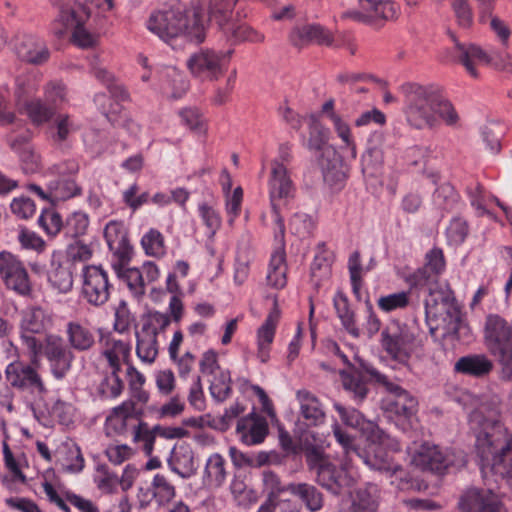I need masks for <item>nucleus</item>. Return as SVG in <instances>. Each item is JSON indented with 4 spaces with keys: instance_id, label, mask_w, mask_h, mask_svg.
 Returning a JSON list of instances; mask_svg holds the SVG:
<instances>
[{
    "instance_id": "dca6fc26",
    "label": "nucleus",
    "mask_w": 512,
    "mask_h": 512,
    "mask_svg": "<svg viewBox=\"0 0 512 512\" xmlns=\"http://www.w3.org/2000/svg\"><path fill=\"white\" fill-rule=\"evenodd\" d=\"M236 433L246 445L260 444L268 434V423L264 417L252 412L238 420Z\"/></svg>"
},
{
    "instance_id": "ddd939ff",
    "label": "nucleus",
    "mask_w": 512,
    "mask_h": 512,
    "mask_svg": "<svg viewBox=\"0 0 512 512\" xmlns=\"http://www.w3.org/2000/svg\"><path fill=\"white\" fill-rule=\"evenodd\" d=\"M43 354L50 364L52 374L60 379L71 369L74 353L59 335L49 334L45 337Z\"/></svg>"
},
{
    "instance_id": "680f3d73",
    "label": "nucleus",
    "mask_w": 512,
    "mask_h": 512,
    "mask_svg": "<svg viewBox=\"0 0 512 512\" xmlns=\"http://www.w3.org/2000/svg\"><path fill=\"white\" fill-rule=\"evenodd\" d=\"M141 244L150 256H162L165 253L164 238L162 234L155 229L149 230L142 238Z\"/></svg>"
},
{
    "instance_id": "b1692460",
    "label": "nucleus",
    "mask_w": 512,
    "mask_h": 512,
    "mask_svg": "<svg viewBox=\"0 0 512 512\" xmlns=\"http://www.w3.org/2000/svg\"><path fill=\"white\" fill-rule=\"evenodd\" d=\"M412 463L421 470L442 473L448 463L438 446L422 444L412 455Z\"/></svg>"
},
{
    "instance_id": "69168bd1",
    "label": "nucleus",
    "mask_w": 512,
    "mask_h": 512,
    "mask_svg": "<svg viewBox=\"0 0 512 512\" xmlns=\"http://www.w3.org/2000/svg\"><path fill=\"white\" fill-rule=\"evenodd\" d=\"M262 483L270 501H275L282 492L287 491V486H284L278 475L272 471L263 472Z\"/></svg>"
},
{
    "instance_id": "cd10ccee",
    "label": "nucleus",
    "mask_w": 512,
    "mask_h": 512,
    "mask_svg": "<svg viewBox=\"0 0 512 512\" xmlns=\"http://www.w3.org/2000/svg\"><path fill=\"white\" fill-rule=\"evenodd\" d=\"M229 474L225 458L219 454H211L205 463L202 473V483L208 489L221 487Z\"/></svg>"
},
{
    "instance_id": "412c9836",
    "label": "nucleus",
    "mask_w": 512,
    "mask_h": 512,
    "mask_svg": "<svg viewBox=\"0 0 512 512\" xmlns=\"http://www.w3.org/2000/svg\"><path fill=\"white\" fill-rule=\"evenodd\" d=\"M299 413L307 426H319L326 420L324 406L312 392L301 389L296 392Z\"/></svg>"
},
{
    "instance_id": "864d4df0",
    "label": "nucleus",
    "mask_w": 512,
    "mask_h": 512,
    "mask_svg": "<svg viewBox=\"0 0 512 512\" xmlns=\"http://www.w3.org/2000/svg\"><path fill=\"white\" fill-rule=\"evenodd\" d=\"M48 279L51 285L61 293H67L73 286L72 272L61 264L53 266Z\"/></svg>"
},
{
    "instance_id": "5701e85b",
    "label": "nucleus",
    "mask_w": 512,
    "mask_h": 512,
    "mask_svg": "<svg viewBox=\"0 0 512 512\" xmlns=\"http://www.w3.org/2000/svg\"><path fill=\"white\" fill-rule=\"evenodd\" d=\"M317 163L320 167L324 180L335 185L344 180L345 174L342 169V158L336 149L330 145L319 150Z\"/></svg>"
},
{
    "instance_id": "1a4fd4ad",
    "label": "nucleus",
    "mask_w": 512,
    "mask_h": 512,
    "mask_svg": "<svg viewBox=\"0 0 512 512\" xmlns=\"http://www.w3.org/2000/svg\"><path fill=\"white\" fill-rule=\"evenodd\" d=\"M4 374L7 384L19 392L42 395L47 391L38 369L30 363L15 360L6 366Z\"/></svg>"
},
{
    "instance_id": "2f4dec72",
    "label": "nucleus",
    "mask_w": 512,
    "mask_h": 512,
    "mask_svg": "<svg viewBox=\"0 0 512 512\" xmlns=\"http://www.w3.org/2000/svg\"><path fill=\"white\" fill-rule=\"evenodd\" d=\"M335 410L338 412L341 420L350 427L359 428L363 432L367 433V437L372 441H380L382 438V431L378 428L376 424L370 421H365L362 414L356 410L351 409L347 410L342 405L336 403L334 404Z\"/></svg>"
},
{
    "instance_id": "9b49d317",
    "label": "nucleus",
    "mask_w": 512,
    "mask_h": 512,
    "mask_svg": "<svg viewBox=\"0 0 512 512\" xmlns=\"http://www.w3.org/2000/svg\"><path fill=\"white\" fill-rule=\"evenodd\" d=\"M91 11L86 4L65 0L58 6V14L51 24L52 33L61 38L89 20Z\"/></svg>"
},
{
    "instance_id": "39448f33",
    "label": "nucleus",
    "mask_w": 512,
    "mask_h": 512,
    "mask_svg": "<svg viewBox=\"0 0 512 512\" xmlns=\"http://www.w3.org/2000/svg\"><path fill=\"white\" fill-rule=\"evenodd\" d=\"M232 51L217 52L212 49H200L191 54L186 66L190 74L201 82H215L227 71Z\"/></svg>"
},
{
    "instance_id": "6e6d98bb",
    "label": "nucleus",
    "mask_w": 512,
    "mask_h": 512,
    "mask_svg": "<svg viewBox=\"0 0 512 512\" xmlns=\"http://www.w3.org/2000/svg\"><path fill=\"white\" fill-rule=\"evenodd\" d=\"M490 352L497 357L498 364L500 366V380L504 382L512 381V343L506 346H502L496 349L490 350Z\"/></svg>"
},
{
    "instance_id": "79ce46f5",
    "label": "nucleus",
    "mask_w": 512,
    "mask_h": 512,
    "mask_svg": "<svg viewBox=\"0 0 512 512\" xmlns=\"http://www.w3.org/2000/svg\"><path fill=\"white\" fill-rule=\"evenodd\" d=\"M334 308L337 312L341 323L345 329L354 337L360 335L359 329L356 327L354 313L350 309L348 298L343 292L338 291L333 299Z\"/></svg>"
},
{
    "instance_id": "603ef678",
    "label": "nucleus",
    "mask_w": 512,
    "mask_h": 512,
    "mask_svg": "<svg viewBox=\"0 0 512 512\" xmlns=\"http://www.w3.org/2000/svg\"><path fill=\"white\" fill-rule=\"evenodd\" d=\"M118 275L127 284L134 297L141 298L145 294V280L142 271L137 268H125L119 270Z\"/></svg>"
},
{
    "instance_id": "7ed1b4c3",
    "label": "nucleus",
    "mask_w": 512,
    "mask_h": 512,
    "mask_svg": "<svg viewBox=\"0 0 512 512\" xmlns=\"http://www.w3.org/2000/svg\"><path fill=\"white\" fill-rule=\"evenodd\" d=\"M512 435L503 425L484 429L476 439V452L481 471L500 476L512 487Z\"/></svg>"
},
{
    "instance_id": "a19ab883",
    "label": "nucleus",
    "mask_w": 512,
    "mask_h": 512,
    "mask_svg": "<svg viewBox=\"0 0 512 512\" xmlns=\"http://www.w3.org/2000/svg\"><path fill=\"white\" fill-rule=\"evenodd\" d=\"M163 94L168 98H181L188 89V83L177 70L171 69L165 72L161 86Z\"/></svg>"
},
{
    "instance_id": "c756f323",
    "label": "nucleus",
    "mask_w": 512,
    "mask_h": 512,
    "mask_svg": "<svg viewBox=\"0 0 512 512\" xmlns=\"http://www.w3.org/2000/svg\"><path fill=\"white\" fill-rule=\"evenodd\" d=\"M18 57L27 63L41 65L48 61L50 51L46 44L33 36L25 37L16 48Z\"/></svg>"
},
{
    "instance_id": "a878e982",
    "label": "nucleus",
    "mask_w": 512,
    "mask_h": 512,
    "mask_svg": "<svg viewBox=\"0 0 512 512\" xmlns=\"http://www.w3.org/2000/svg\"><path fill=\"white\" fill-rule=\"evenodd\" d=\"M493 361L485 354H470L460 357L454 364L457 373L474 378H484L493 370Z\"/></svg>"
},
{
    "instance_id": "f8f14e48",
    "label": "nucleus",
    "mask_w": 512,
    "mask_h": 512,
    "mask_svg": "<svg viewBox=\"0 0 512 512\" xmlns=\"http://www.w3.org/2000/svg\"><path fill=\"white\" fill-rule=\"evenodd\" d=\"M82 296L88 304L100 307L106 304L111 294L107 272L100 266H86L83 269Z\"/></svg>"
},
{
    "instance_id": "f3484780",
    "label": "nucleus",
    "mask_w": 512,
    "mask_h": 512,
    "mask_svg": "<svg viewBox=\"0 0 512 512\" xmlns=\"http://www.w3.org/2000/svg\"><path fill=\"white\" fill-rule=\"evenodd\" d=\"M484 338L489 350L512 344V325L497 314L486 317Z\"/></svg>"
},
{
    "instance_id": "423d86ee",
    "label": "nucleus",
    "mask_w": 512,
    "mask_h": 512,
    "mask_svg": "<svg viewBox=\"0 0 512 512\" xmlns=\"http://www.w3.org/2000/svg\"><path fill=\"white\" fill-rule=\"evenodd\" d=\"M268 186L275 222L280 234L283 235L284 223L280 216L279 206L281 203L286 204L289 199L294 197L295 194L293 181L291 180L289 171L283 162L278 160L272 161Z\"/></svg>"
},
{
    "instance_id": "f257e3e1",
    "label": "nucleus",
    "mask_w": 512,
    "mask_h": 512,
    "mask_svg": "<svg viewBox=\"0 0 512 512\" xmlns=\"http://www.w3.org/2000/svg\"><path fill=\"white\" fill-rule=\"evenodd\" d=\"M438 276L423 266L409 277V281L411 285L428 291L425 299L426 317L436 322L435 326L430 327L431 334L441 330L443 338L458 340L461 330L466 327L451 291L438 287Z\"/></svg>"
},
{
    "instance_id": "09e8293b",
    "label": "nucleus",
    "mask_w": 512,
    "mask_h": 512,
    "mask_svg": "<svg viewBox=\"0 0 512 512\" xmlns=\"http://www.w3.org/2000/svg\"><path fill=\"white\" fill-rule=\"evenodd\" d=\"M329 130L315 117L311 116L309 121V138L308 148L310 150L319 151L328 144Z\"/></svg>"
},
{
    "instance_id": "0eeeda50",
    "label": "nucleus",
    "mask_w": 512,
    "mask_h": 512,
    "mask_svg": "<svg viewBox=\"0 0 512 512\" xmlns=\"http://www.w3.org/2000/svg\"><path fill=\"white\" fill-rule=\"evenodd\" d=\"M371 377L384 387L387 395L382 399L381 407L386 412L399 417L410 418L416 412L417 400L398 384L377 370H370Z\"/></svg>"
},
{
    "instance_id": "a18cd8bd",
    "label": "nucleus",
    "mask_w": 512,
    "mask_h": 512,
    "mask_svg": "<svg viewBox=\"0 0 512 512\" xmlns=\"http://www.w3.org/2000/svg\"><path fill=\"white\" fill-rule=\"evenodd\" d=\"M333 263V254L325 248V244L318 245V252L315 255L314 261L311 266V277L318 282L327 278L331 272Z\"/></svg>"
},
{
    "instance_id": "338daca9",
    "label": "nucleus",
    "mask_w": 512,
    "mask_h": 512,
    "mask_svg": "<svg viewBox=\"0 0 512 512\" xmlns=\"http://www.w3.org/2000/svg\"><path fill=\"white\" fill-rule=\"evenodd\" d=\"M482 413L486 414L487 419L484 429H490L496 425H502L499 421L501 414V399L498 396H493L481 405Z\"/></svg>"
},
{
    "instance_id": "bf43d9fd",
    "label": "nucleus",
    "mask_w": 512,
    "mask_h": 512,
    "mask_svg": "<svg viewBox=\"0 0 512 512\" xmlns=\"http://www.w3.org/2000/svg\"><path fill=\"white\" fill-rule=\"evenodd\" d=\"M198 212L200 219L206 227L205 234L212 238L221 226V217L212 206L206 203L199 205Z\"/></svg>"
},
{
    "instance_id": "a211bd4d",
    "label": "nucleus",
    "mask_w": 512,
    "mask_h": 512,
    "mask_svg": "<svg viewBox=\"0 0 512 512\" xmlns=\"http://www.w3.org/2000/svg\"><path fill=\"white\" fill-rule=\"evenodd\" d=\"M289 40L293 46L302 48L311 43L331 46L333 44L334 37L332 33L324 27L311 24L293 28L289 35Z\"/></svg>"
},
{
    "instance_id": "37998d69",
    "label": "nucleus",
    "mask_w": 512,
    "mask_h": 512,
    "mask_svg": "<svg viewBox=\"0 0 512 512\" xmlns=\"http://www.w3.org/2000/svg\"><path fill=\"white\" fill-rule=\"evenodd\" d=\"M435 116L438 121L441 120L449 127H458L460 123V116L456 111L453 104L442 95L439 89L436 92L435 99Z\"/></svg>"
},
{
    "instance_id": "052dcab7",
    "label": "nucleus",
    "mask_w": 512,
    "mask_h": 512,
    "mask_svg": "<svg viewBox=\"0 0 512 512\" xmlns=\"http://www.w3.org/2000/svg\"><path fill=\"white\" fill-rule=\"evenodd\" d=\"M457 194L454 187L449 183H443L437 187L433 195L434 204L443 210H449L453 208L457 202Z\"/></svg>"
},
{
    "instance_id": "e433bc0d",
    "label": "nucleus",
    "mask_w": 512,
    "mask_h": 512,
    "mask_svg": "<svg viewBox=\"0 0 512 512\" xmlns=\"http://www.w3.org/2000/svg\"><path fill=\"white\" fill-rule=\"evenodd\" d=\"M287 491L298 497L311 512L319 511L323 506V495L314 486L308 483H291Z\"/></svg>"
},
{
    "instance_id": "ea45409f",
    "label": "nucleus",
    "mask_w": 512,
    "mask_h": 512,
    "mask_svg": "<svg viewBox=\"0 0 512 512\" xmlns=\"http://www.w3.org/2000/svg\"><path fill=\"white\" fill-rule=\"evenodd\" d=\"M58 463L64 471L78 473L84 468V458L80 447L76 444H67L59 450Z\"/></svg>"
},
{
    "instance_id": "de8ad7c7",
    "label": "nucleus",
    "mask_w": 512,
    "mask_h": 512,
    "mask_svg": "<svg viewBox=\"0 0 512 512\" xmlns=\"http://www.w3.org/2000/svg\"><path fill=\"white\" fill-rule=\"evenodd\" d=\"M27 116L35 125L50 121L56 115V107L47 105L41 100H33L25 105Z\"/></svg>"
},
{
    "instance_id": "6ab92c4d",
    "label": "nucleus",
    "mask_w": 512,
    "mask_h": 512,
    "mask_svg": "<svg viewBox=\"0 0 512 512\" xmlns=\"http://www.w3.org/2000/svg\"><path fill=\"white\" fill-rule=\"evenodd\" d=\"M448 35L455 45V51L460 63L471 76L477 77L478 72L476 66L480 63H490L491 61L487 53L476 44H464L459 42L455 33L450 30H448Z\"/></svg>"
},
{
    "instance_id": "7c9ffc66",
    "label": "nucleus",
    "mask_w": 512,
    "mask_h": 512,
    "mask_svg": "<svg viewBox=\"0 0 512 512\" xmlns=\"http://www.w3.org/2000/svg\"><path fill=\"white\" fill-rule=\"evenodd\" d=\"M66 337L70 348L78 352L90 351L96 343L92 329L78 321L67 323Z\"/></svg>"
},
{
    "instance_id": "4c0bfd02",
    "label": "nucleus",
    "mask_w": 512,
    "mask_h": 512,
    "mask_svg": "<svg viewBox=\"0 0 512 512\" xmlns=\"http://www.w3.org/2000/svg\"><path fill=\"white\" fill-rule=\"evenodd\" d=\"M170 466L173 472L184 479L193 476L197 471L193 450L187 446L179 447L170 461Z\"/></svg>"
},
{
    "instance_id": "f03ea898",
    "label": "nucleus",
    "mask_w": 512,
    "mask_h": 512,
    "mask_svg": "<svg viewBox=\"0 0 512 512\" xmlns=\"http://www.w3.org/2000/svg\"><path fill=\"white\" fill-rule=\"evenodd\" d=\"M190 4V9L186 4L176 3L154 11L147 20V29L166 42L185 37L189 41L202 43L206 36L203 1L191 0Z\"/></svg>"
},
{
    "instance_id": "20e7f679",
    "label": "nucleus",
    "mask_w": 512,
    "mask_h": 512,
    "mask_svg": "<svg viewBox=\"0 0 512 512\" xmlns=\"http://www.w3.org/2000/svg\"><path fill=\"white\" fill-rule=\"evenodd\" d=\"M437 88L410 84L405 87L404 114L408 125L414 129L435 128L438 119L435 116Z\"/></svg>"
},
{
    "instance_id": "774afa93",
    "label": "nucleus",
    "mask_w": 512,
    "mask_h": 512,
    "mask_svg": "<svg viewBox=\"0 0 512 512\" xmlns=\"http://www.w3.org/2000/svg\"><path fill=\"white\" fill-rule=\"evenodd\" d=\"M89 227L88 215L83 212H74L66 221L65 229L72 237L84 235Z\"/></svg>"
},
{
    "instance_id": "9d476101",
    "label": "nucleus",
    "mask_w": 512,
    "mask_h": 512,
    "mask_svg": "<svg viewBox=\"0 0 512 512\" xmlns=\"http://www.w3.org/2000/svg\"><path fill=\"white\" fill-rule=\"evenodd\" d=\"M0 279L7 289L21 296H29L32 285L24 263L10 252H0Z\"/></svg>"
},
{
    "instance_id": "13d9d810",
    "label": "nucleus",
    "mask_w": 512,
    "mask_h": 512,
    "mask_svg": "<svg viewBox=\"0 0 512 512\" xmlns=\"http://www.w3.org/2000/svg\"><path fill=\"white\" fill-rule=\"evenodd\" d=\"M181 119L185 126L194 134L205 135L207 132V123L203 115L193 108H186L180 112Z\"/></svg>"
},
{
    "instance_id": "5fc2aeb1",
    "label": "nucleus",
    "mask_w": 512,
    "mask_h": 512,
    "mask_svg": "<svg viewBox=\"0 0 512 512\" xmlns=\"http://www.w3.org/2000/svg\"><path fill=\"white\" fill-rule=\"evenodd\" d=\"M153 496L159 505L168 504L176 495L175 487L161 474H156L152 482Z\"/></svg>"
},
{
    "instance_id": "3c124183",
    "label": "nucleus",
    "mask_w": 512,
    "mask_h": 512,
    "mask_svg": "<svg viewBox=\"0 0 512 512\" xmlns=\"http://www.w3.org/2000/svg\"><path fill=\"white\" fill-rule=\"evenodd\" d=\"M156 435L158 433L154 431V427L150 428L145 421L139 422L137 426H134V432L131 434L132 441L134 443H141L142 450L148 457L152 456Z\"/></svg>"
},
{
    "instance_id": "4468645a",
    "label": "nucleus",
    "mask_w": 512,
    "mask_h": 512,
    "mask_svg": "<svg viewBox=\"0 0 512 512\" xmlns=\"http://www.w3.org/2000/svg\"><path fill=\"white\" fill-rule=\"evenodd\" d=\"M143 420L137 412L133 400H125L111 409L105 420V432L108 436L126 435L134 432V426Z\"/></svg>"
},
{
    "instance_id": "e2e57ef3",
    "label": "nucleus",
    "mask_w": 512,
    "mask_h": 512,
    "mask_svg": "<svg viewBox=\"0 0 512 512\" xmlns=\"http://www.w3.org/2000/svg\"><path fill=\"white\" fill-rule=\"evenodd\" d=\"M54 197L58 199H68L80 193V187L72 178L61 177L59 180L50 184Z\"/></svg>"
},
{
    "instance_id": "c85d7f7f",
    "label": "nucleus",
    "mask_w": 512,
    "mask_h": 512,
    "mask_svg": "<svg viewBox=\"0 0 512 512\" xmlns=\"http://www.w3.org/2000/svg\"><path fill=\"white\" fill-rule=\"evenodd\" d=\"M157 334V327L153 323L143 325L137 333L136 353L144 363H153L158 355Z\"/></svg>"
},
{
    "instance_id": "f704fd0d",
    "label": "nucleus",
    "mask_w": 512,
    "mask_h": 512,
    "mask_svg": "<svg viewBox=\"0 0 512 512\" xmlns=\"http://www.w3.org/2000/svg\"><path fill=\"white\" fill-rule=\"evenodd\" d=\"M76 131V125L70 115L57 114L50 126V137L58 148L69 147V139Z\"/></svg>"
},
{
    "instance_id": "c03bdc74",
    "label": "nucleus",
    "mask_w": 512,
    "mask_h": 512,
    "mask_svg": "<svg viewBox=\"0 0 512 512\" xmlns=\"http://www.w3.org/2000/svg\"><path fill=\"white\" fill-rule=\"evenodd\" d=\"M373 456H367L364 458V462L372 467L373 469L396 475L402 472V467L398 463H394L389 457L386 451L380 446L372 447Z\"/></svg>"
},
{
    "instance_id": "0e129e2a",
    "label": "nucleus",
    "mask_w": 512,
    "mask_h": 512,
    "mask_svg": "<svg viewBox=\"0 0 512 512\" xmlns=\"http://www.w3.org/2000/svg\"><path fill=\"white\" fill-rule=\"evenodd\" d=\"M409 300V292L402 291L380 297L377 304L381 310L391 312L407 307Z\"/></svg>"
},
{
    "instance_id": "49530a36",
    "label": "nucleus",
    "mask_w": 512,
    "mask_h": 512,
    "mask_svg": "<svg viewBox=\"0 0 512 512\" xmlns=\"http://www.w3.org/2000/svg\"><path fill=\"white\" fill-rule=\"evenodd\" d=\"M239 0H209L208 12L210 18L218 27L234 18V8Z\"/></svg>"
},
{
    "instance_id": "bb28decb",
    "label": "nucleus",
    "mask_w": 512,
    "mask_h": 512,
    "mask_svg": "<svg viewBox=\"0 0 512 512\" xmlns=\"http://www.w3.org/2000/svg\"><path fill=\"white\" fill-rule=\"evenodd\" d=\"M279 317L280 311L275 301L273 309L270 311L264 323L260 326V328L257 331V357L260 359L262 363H266L269 360L270 346L274 339L275 329Z\"/></svg>"
},
{
    "instance_id": "72a5a7b5",
    "label": "nucleus",
    "mask_w": 512,
    "mask_h": 512,
    "mask_svg": "<svg viewBox=\"0 0 512 512\" xmlns=\"http://www.w3.org/2000/svg\"><path fill=\"white\" fill-rule=\"evenodd\" d=\"M52 324L50 315L41 307H30L23 312L20 328L24 333L39 334Z\"/></svg>"
},
{
    "instance_id": "58836bf2",
    "label": "nucleus",
    "mask_w": 512,
    "mask_h": 512,
    "mask_svg": "<svg viewBox=\"0 0 512 512\" xmlns=\"http://www.w3.org/2000/svg\"><path fill=\"white\" fill-rule=\"evenodd\" d=\"M286 272L285 252L283 249H278L270 259L267 273L268 284L276 289L283 288L287 283Z\"/></svg>"
},
{
    "instance_id": "6e6552de",
    "label": "nucleus",
    "mask_w": 512,
    "mask_h": 512,
    "mask_svg": "<svg viewBox=\"0 0 512 512\" xmlns=\"http://www.w3.org/2000/svg\"><path fill=\"white\" fill-rule=\"evenodd\" d=\"M381 345L391 358L404 362L416 348V338L408 326L391 321L381 333Z\"/></svg>"
},
{
    "instance_id": "c9c22d12",
    "label": "nucleus",
    "mask_w": 512,
    "mask_h": 512,
    "mask_svg": "<svg viewBox=\"0 0 512 512\" xmlns=\"http://www.w3.org/2000/svg\"><path fill=\"white\" fill-rule=\"evenodd\" d=\"M378 491L375 485L359 488L351 495V505L347 512H376Z\"/></svg>"
},
{
    "instance_id": "393cba45",
    "label": "nucleus",
    "mask_w": 512,
    "mask_h": 512,
    "mask_svg": "<svg viewBox=\"0 0 512 512\" xmlns=\"http://www.w3.org/2000/svg\"><path fill=\"white\" fill-rule=\"evenodd\" d=\"M361 7L365 9L366 24L381 26L383 22L393 20L397 17L398 9L389 0H358Z\"/></svg>"
},
{
    "instance_id": "8fccbe9b",
    "label": "nucleus",
    "mask_w": 512,
    "mask_h": 512,
    "mask_svg": "<svg viewBox=\"0 0 512 512\" xmlns=\"http://www.w3.org/2000/svg\"><path fill=\"white\" fill-rule=\"evenodd\" d=\"M110 370V373L105 375L99 383L98 393L101 397L115 399L122 394L124 382L119 376L120 371Z\"/></svg>"
},
{
    "instance_id": "aec40b11",
    "label": "nucleus",
    "mask_w": 512,
    "mask_h": 512,
    "mask_svg": "<svg viewBox=\"0 0 512 512\" xmlns=\"http://www.w3.org/2000/svg\"><path fill=\"white\" fill-rule=\"evenodd\" d=\"M317 483L335 495H340L353 485V478L343 467H336L331 462L316 473Z\"/></svg>"
},
{
    "instance_id": "2eb2a0df",
    "label": "nucleus",
    "mask_w": 512,
    "mask_h": 512,
    "mask_svg": "<svg viewBox=\"0 0 512 512\" xmlns=\"http://www.w3.org/2000/svg\"><path fill=\"white\" fill-rule=\"evenodd\" d=\"M462 512H505L502 503L490 489H469L460 499Z\"/></svg>"
},
{
    "instance_id": "4be33fe9",
    "label": "nucleus",
    "mask_w": 512,
    "mask_h": 512,
    "mask_svg": "<svg viewBox=\"0 0 512 512\" xmlns=\"http://www.w3.org/2000/svg\"><path fill=\"white\" fill-rule=\"evenodd\" d=\"M100 343L101 355L106 359L109 368L121 371L122 363H127L130 357L129 342L108 334L101 337Z\"/></svg>"
},
{
    "instance_id": "473e14b6",
    "label": "nucleus",
    "mask_w": 512,
    "mask_h": 512,
    "mask_svg": "<svg viewBox=\"0 0 512 512\" xmlns=\"http://www.w3.org/2000/svg\"><path fill=\"white\" fill-rule=\"evenodd\" d=\"M219 29L225 37L233 43H261L264 41V35L262 33L253 29L246 23L236 21L235 17L226 24L220 26Z\"/></svg>"
},
{
    "instance_id": "4d7b16f0",
    "label": "nucleus",
    "mask_w": 512,
    "mask_h": 512,
    "mask_svg": "<svg viewBox=\"0 0 512 512\" xmlns=\"http://www.w3.org/2000/svg\"><path fill=\"white\" fill-rule=\"evenodd\" d=\"M213 379L210 381L211 395L217 401L225 400L231 392V378L228 371H218L212 374Z\"/></svg>"
}]
</instances>
